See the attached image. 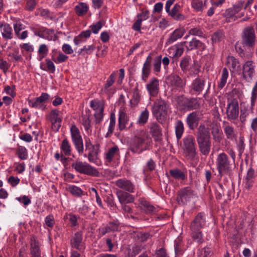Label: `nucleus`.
Here are the masks:
<instances>
[{
	"label": "nucleus",
	"instance_id": "obj_1",
	"mask_svg": "<svg viewBox=\"0 0 257 257\" xmlns=\"http://www.w3.org/2000/svg\"><path fill=\"white\" fill-rule=\"evenodd\" d=\"M170 104L168 101L162 98L157 99L152 107V113L157 120L161 124L166 122L169 117Z\"/></svg>",
	"mask_w": 257,
	"mask_h": 257
},
{
	"label": "nucleus",
	"instance_id": "obj_2",
	"mask_svg": "<svg viewBox=\"0 0 257 257\" xmlns=\"http://www.w3.org/2000/svg\"><path fill=\"white\" fill-rule=\"evenodd\" d=\"M206 224V216L202 212L198 213L192 221L190 227L192 237L195 241L198 243L202 242L203 238L201 229L205 226Z\"/></svg>",
	"mask_w": 257,
	"mask_h": 257
},
{
	"label": "nucleus",
	"instance_id": "obj_3",
	"mask_svg": "<svg viewBox=\"0 0 257 257\" xmlns=\"http://www.w3.org/2000/svg\"><path fill=\"white\" fill-rule=\"evenodd\" d=\"M215 165L218 176L220 178L225 175L230 176L232 174L231 165L228 156L225 153L223 152L217 155Z\"/></svg>",
	"mask_w": 257,
	"mask_h": 257
},
{
	"label": "nucleus",
	"instance_id": "obj_4",
	"mask_svg": "<svg viewBox=\"0 0 257 257\" xmlns=\"http://www.w3.org/2000/svg\"><path fill=\"white\" fill-rule=\"evenodd\" d=\"M177 103L180 109L183 110L192 111L200 107L199 101L197 97H188L182 95L178 96Z\"/></svg>",
	"mask_w": 257,
	"mask_h": 257
},
{
	"label": "nucleus",
	"instance_id": "obj_5",
	"mask_svg": "<svg viewBox=\"0 0 257 257\" xmlns=\"http://www.w3.org/2000/svg\"><path fill=\"white\" fill-rule=\"evenodd\" d=\"M183 150L185 157L190 160H194L197 155V148L193 136L188 135L183 139Z\"/></svg>",
	"mask_w": 257,
	"mask_h": 257
},
{
	"label": "nucleus",
	"instance_id": "obj_6",
	"mask_svg": "<svg viewBox=\"0 0 257 257\" xmlns=\"http://www.w3.org/2000/svg\"><path fill=\"white\" fill-rule=\"evenodd\" d=\"M256 35L253 27L248 26L244 28L241 34V44L243 47L252 48L256 41Z\"/></svg>",
	"mask_w": 257,
	"mask_h": 257
},
{
	"label": "nucleus",
	"instance_id": "obj_7",
	"mask_svg": "<svg viewBox=\"0 0 257 257\" xmlns=\"http://www.w3.org/2000/svg\"><path fill=\"white\" fill-rule=\"evenodd\" d=\"M71 166L77 172L81 174L95 177L98 176L99 174V172L96 168L82 161H76L72 163Z\"/></svg>",
	"mask_w": 257,
	"mask_h": 257
},
{
	"label": "nucleus",
	"instance_id": "obj_8",
	"mask_svg": "<svg viewBox=\"0 0 257 257\" xmlns=\"http://www.w3.org/2000/svg\"><path fill=\"white\" fill-rule=\"evenodd\" d=\"M99 147V144L92 145L89 138L86 139L85 140V151H88V153L87 155L84 154L83 156L87 157L90 162L96 163L98 159V154L100 152Z\"/></svg>",
	"mask_w": 257,
	"mask_h": 257
},
{
	"label": "nucleus",
	"instance_id": "obj_9",
	"mask_svg": "<svg viewBox=\"0 0 257 257\" xmlns=\"http://www.w3.org/2000/svg\"><path fill=\"white\" fill-rule=\"evenodd\" d=\"M71 136L73 143L79 155L84 151V146L80 132L76 125L73 124L70 128Z\"/></svg>",
	"mask_w": 257,
	"mask_h": 257
},
{
	"label": "nucleus",
	"instance_id": "obj_10",
	"mask_svg": "<svg viewBox=\"0 0 257 257\" xmlns=\"http://www.w3.org/2000/svg\"><path fill=\"white\" fill-rule=\"evenodd\" d=\"M196 195L190 187H184L178 192L177 201L179 205H185Z\"/></svg>",
	"mask_w": 257,
	"mask_h": 257
},
{
	"label": "nucleus",
	"instance_id": "obj_11",
	"mask_svg": "<svg viewBox=\"0 0 257 257\" xmlns=\"http://www.w3.org/2000/svg\"><path fill=\"white\" fill-rule=\"evenodd\" d=\"M202 115L203 114L199 111H193L187 115L186 122L190 130L194 131L198 127V126Z\"/></svg>",
	"mask_w": 257,
	"mask_h": 257
},
{
	"label": "nucleus",
	"instance_id": "obj_12",
	"mask_svg": "<svg viewBox=\"0 0 257 257\" xmlns=\"http://www.w3.org/2000/svg\"><path fill=\"white\" fill-rule=\"evenodd\" d=\"M197 144L211 141L209 129L205 124H201L195 134Z\"/></svg>",
	"mask_w": 257,
	"mask_h": 257
},
{
	"label": "nucleus",
	"instance_id": "obj_13",
	"mask_svg": "<svg viewBox=\"0 0 257 257\" xmlns=\"http://www.w3.org/2000/svg\"><path fill=\"white\" fill-rule=\"evenodd\" d=\"M226 113L227 119L229 121H233L238 118L239 107L237 100L233 99L228 103Z\"/></svg>",
	"mask_w": 257,
	"mask_h": 257
},
{
	"label": "nucleus",
	"instance_id": "obj_14",
	"mask_svg": "<svg viewBox=\"0 0 257 257\" xmlns=\"http://www.w3.org/2000/svg\"><path fill=\"white\" fill-rule=\"evenodd\" d=\"M255 63L251 60L246 61L242 65V76L244 79L251 80L255 75Z\"/></svg>",
	"mask_w": 257,
	"mask_h": 257
},
{
	"label": "nucleus",
	"instance_id": "obj_15",
	"mask_svg": "<svg viewBox=\"0 0 257 257\" xmlns=\"http://www.w3.org/2000/svg\"><path fill=\"white\" fill-rule=\"evenodd\" d=\"M205 81L204 78L198 77L194 79L190 86V93L192 95L200 94L204 89Z\"/></svg>",
	"mask_w": 257,
	"mask_h": 257
},
{
	"label": "nucleus",
	"instance_id": "obj_16",
	"mask_svg": "<svg viewBox=\"0 0 257 257\" xmlns=\"http://www.w3.org/2000/svg\"><path fill=\"white\" fill-rule=\"evenodd\" d=\"M120 231V224L117 221H110L104 226L98 228L99 235L100 236H103L107 233Z\"/></svg>",
	"mask_w": 257,
	"mask_h": 257
},
{
	"label": "nucleus",
	"instance_id": "obj_17",
	"mask_svg": "<svg viewBox=\"0 0 257 257\" xmlns=\"http://www.w3.org/2000/svg\"><path fill=\"white\" fill-rule=\"evenodd\" d=\"M166 79L169 85L176 89L183 88L186 84L185 81L179 75L175 74L169 75Z\"/></svg>",
	"mask_w": 257,
	"mask_h": 257
},
{
	"label": "nucleus",
	"instance_id": "obj_18",
	"mask_svg": "<svg viewBox=\"0 0 257 257\" xmlns=\"http://www.w3.org/2000/svg\"><path fill=\"white\" fill-rule=\"evenodd\" d=\"M150 133L156 142H160L162 140V130L160 125L156 122L150 123L148 125Z\"/></svg>",
	"mask_w": 257,
	"mask_h": 257
},
{
	"label": "nucleus",
	"instance_id": "obj_19",
	"mask_svg": "<svg viewBox=\"0 0 257 257\" xmlns=\"http://www.w3.org/2000/svg\"><path fill=\"white\" fill-rule=\"evenodd\" d=\"M82 240V232L81 231H77L70 240L71 246L79 251H82L85 248Z\"/></svg>",
	"mask_w": 257,
	"mask_h": 257
},
{
	"label": "nucleus",
	"instance_id": "obj_20",
	"mask_svg": "<svg viewBox=\"0 0 257 257\" xmlns=\"http://www.w3.org/2000/svg\"><path fill=\"white\" fill-rule=\"evenodd\" d=\"M140 207L141 210L147 214H155L158 211V208L153 206L144 198L139 200Z\"/></svg>",
	"mask_w": 257,
	"mask_h": 257
},
{
	"label": "nucleus",
	"instance_id": "obj_21",
	"mask_svg": "<svg viewBox=\"0 0 257 257\" xmlns=\"http://www.w3.org/2000/svg\"><path fill=\"white\" fill-rule=\"evenodd\" d=\"M159 81L156 77L151 78L146 85V88L149 94L152 96H156L159 90Z\"/></svg>",
	"mask_w": 257,
	"mask_h": 257
},
{
	"label": "nucleus",
	"instance_id": "obj_22",
	"mask_svg": "<svg viewBox=\"0 0 257 257\" xmlns=\"http://www.w3.org/2000/svg\"><path fill=\"white\" fill-rule=\"evenodd\" d=\"M152 62L153 57L151 55H149L147 57L142 68V79L145 82L147 81V79L151 73Z\"/></svg>",
	"mask_w": 257,
	"mask_h": 257
},
{
	"label": "nucleus",
	"instance_id": "obj_23",
	"mask_svg": "<svg viewBox=\"0 0 257 257\" xmlns=\"http://www.w3.org/2000/svg\"><path fill=\"white\" fill-rule=\"evenodd\" d=\"M116 195L120 204L133 203L135 200L133 195L122 190L117 191Z\"/></svg>",
	"mask_w": 257,
	"mask_h": 257
},
{
	"label": "nucleus",
	"instance_id": "obj_24",
	"mask_svg": "<svg viewBox=\"0 0 257 257\" xmlns=\"http://www.w3.org/2000/svg\"><path fill=\"white\" fill-rule=\"evenodd\" d=\"M115 185L118 188L124 190L128 192H134L135 186L130 180L125 178L119 179L116 181Z\"/></svg>",
	"mask_w": 257,
	"mask_h": 257
},
{
	"label": "nucleus",
	"instance_id": "obj_25",
	"mask_svg": "<svg viewBox=\"0 0 257 257\" xmlns=\"http://www.w3.org/2000/svg\"><path fill=\"white\" fill-rule=\"evenodd\" d=\"M169 173V176L176 180L185 181L187 178V173L178 168L170 169Z\"/></svg>",
	"mask_w": 257,
	"mask_h": 257
},
{
	"label": "nucleus",
	"instance_id": "obj_26",
	"mask_svg": "<svg viewBox=\"0 0 257 257\" xmlns=\"http://www.w3.org/2000/svg\"><path fill=\"white\" fill-rule=\"evenodd\" d=\"M244 5V1H238L235 4L233 5L232 8L226 10L224 15L228 18L233 17L235 14L239 12L242 9Z\"/></svg>",
	"mask_w": 257,
	"mask_h": 257
},
{
	"label": "nucleus",
	"instance_id": "obj_27",
	"mask_svg": "<svg viewBox=\"0 0 257 257\" xmlns=\"http://www.w3.org/2000/svg\"><path fill=\"white\" fill-rule=\"evenodd\" d=\"M180 8V5L178 3H176L168 14V16L174 20L177 21H182L184 20L185 19V16L179 13V11Z\"/></svg>",
	"mask_w": 257,
	"mask_h": 257
},
{
	"label": "nucleus",
	"instance_id": "obj_28",
	"mask_svg": "<svg viewBox=\"0 0 257 257\" xmlns=\"http://www.w3.org/2000/svg\"><path fill=\"white\" fill-rule=\"evenodd\" d=\"M2 35L5 40H11L13 38V29L10 25L7 23L0 24Z\"/></svg>",
	"mask_w": 257,
	"mask_h": 257
},
{
	"label": "nucleus",
	"instance_id": "obj_29",
	"mask_svg": "<svg viewBox=\"0 0 257 257\" xmlns=\"http://www.w3.org/2000/svg\"><path fill=\"white\" fill-rule=\"evenodd\" d=\"M185 32L183 28H178L175 30L171 34L166 42V45H170L180 39Z\"/></svg>",
	"mask_w": 257,
	"mask_h": 257
},
{
	"label": "nucleus",
	"instance_id": "obj_30",
	"mask_svg": "<svg viewBox=\"0 0 257 257\" xmlns=\"http://www.w3.org/2000/svg\"><path fill=\"white\" fill-rule=\"evenodd\" d=\"M186 47L187 51L196 49L203 51L206 49L205 45L196 38H193L189 42L188 45L186 46Z\"/></svg>",
	"mask_w": 257,
	"mask_h": 257
},
{
	"label": "nucleus",
	"instance_id": "obj_31",
	"mask_svg": "<svg viewBox=\"0 0 257 257\" xmlns=\"http://www.w3.org/2000/svg\"><path fill=\"white\" fill-rule=\"evenodd\" d=\"M147 137L146 133L144 130H141L137 131L134 138V143L138 148H140L145 143Z\"/></svg>",
	"mask_w": 257,
	"mask_h": 257
},
{
	"label": "nucleus",
	"instance_id": "obj_32",
	"mask_svg": "<svg viewBox=\"0 0 257 257\" xmlns=\"http://www.w3.org/2000/svg\"><path fill=\"white\" fill-rule=\"evenodd\" d=\"M128 121V116L124 111V109L121 107L119 110L118 117V128L120 131H122L125 128L126 123Z\"/></svg>",
	"mask_w": 257,
	"mask_h": 257
},
{
	"label": "nucleus",
	"instance_id": "obj_33",
	"mask_svg": "<svg viewBox=\"0 0 257 257\" xmlns=\"http://www.w3.org/2000/svg\"><path fill=\"white\" fill-rule=\"evenodd\" d=\"M256 178L255 172L253 168L250 167L247 172L245 177L246 185L248 188L252 186L253 183L254 182Z\"/></svg>",
	"mask_w": 257,
	"mask_h": 257
},
{
	"label": "nucleus",
	"instance_id": "obj_34",
	"mask_svg": "<svg viewBox=\"0 0 257 257\" xmlns=\"http://www.w3.org/2000/svg\"><path fill=\"white\" fill-rule=\"evenodd\" d=\"M191 58L190 56L183 57L180 63V66L182 71L186 73L191 68Z\"/></svg>",
	"mask_w": 257,
	"mask_h": 257
},
{
	"label": "nucleus",
	"instance_id": "obj_35",
	"mask_svg": "<svg viewBox=\"0 0 257 257\" xmlns=\"http://www.w3.org/2000/svg\"><path fill=\"white\" fill-rule=\"evenodd\" d=\"M175 135L177 140L179 141L182 137L184 132V124L181 120H177L175 126Z\"/></svg>",
	"mask_w": 257,
	"mask_h": 257
},
{
	"label": "nucleus",
	"instance_id": "obj_36",
	"mask_svg": "<svg viewBox=\"0 0 257 257\" xmlns=\"http://www.w3.org/2000/svg\"><path fill=\"white\" fill-rule=\"evenodd\" d=\"M200 153L204 155L207 156L209 154L211 150V141L205 143H200L198 144Z\"/></svg>",
	"mask_w": 257,
	"mask_h": 257
},
{
	"label": "nucleus",
	"instance_id": "obj_37",
	"mask_svg": "<svg viewBox=\"0 0 257 257\" xmlns=\"http://www.w3.org/2000/svg\"><path fill=\"white\" fill-rule=\"evenodd\" d=\"M187 42H182L175 45L173 48L171 49L173 51L174 55L175 57H180L184 52V46Z\"/></svg>",
	"mask_w": 257,
	"mask_h": 257
},
{
	"label": "nucleus",
	"instance_id": "obj_38",
	"mask_svg": "<svg viewBox=\"0 0 257 257\" xmlns=\"http://www.w3.org/2000/svg\"><path fill=\"white\" fill-rule=\"evenodd\" d=\"M235 49L238 55L244 60L248 59L251 56V54L243 48L236 43L235 45Z\"/></svg>",
	"mask_w": 257,
	"mask_h": 257
},
{
	"label": "nucleus",
	"instance_id": "obj_39",
	"mask_svg": "<svg viewBox=\"0 0 257 257\" xmlns=\"http://www.w3.org/2000/svg\"><path fill=\"white\" fill-rule=\"evenodd\" d=\"M225 38L222 30H218L211 35V41L213 44L221 42Z\"/></svg>",
	"mask_w": 257,
	"mask_h": 257
},
{
	"label": "nucleus",
	"instance_id": "obj_40",
	"mask_svg": "<svg viewBox=\"0 0 257 257\" xmlns=\"http://www.w3.org/2000/svg\"><path fill=\"white\" fill-rule=\"evenodd\" d=\"M60 148L66 156H70L71 155V147L67 139H65L62 141Z\"/></svg>",
	"mask_w": 257,
	"mask_h": 257
},
{
	"label": "nucleus",
	"instance_id": "obj_41",
	"mask_svg": "<svg viewBox=\"0 0 257 257\" xmlns=\"http://www.w3.org/2000/svg\"><path fill=\"white\" fill-rule=\"evenodd\" d=\"M115 125V115L113 112L111 113L110 115V122L108 129V132L106 134L105 137H110L113 134L114 128Z\"/></svg>",
	"mask_w": 257,
	"mask_h": 257
},
{
	"label": "nucleus",
	"instance_id": "obj_42",
	"mask_svg": "<svg viewBox=\"0 0 257 257\" xmlns=\"http://www.w3.org/2000/svg\"><path fill=\"white\" fill-rule=\"evenodd\" d=\"M88 9V8L86 3H80L75 6V11L78 16H82L87 13Z\"/></svg>",
	"mask_w": 257,
	"mask_h": 257
},
{
	"label": "nucleus",
	"instance_id": "obj_43",
	"mask_svg": "<svg viewBox=\"0 0 257 257\" xmlns=\"http://www.w3.org/2000/svg\"><path fill=\"white\" fill-rule=\"evenodd\" d=\"M228 76V72L226 68H224L222 71L221 76L218 84V87L221 89L225 86Z\"/></svg>",
	"mask_w": 257,
	"mask_h": 257
},
{
	"label": "nucleus",
	"instance_id": "obj_44",
	"mask_svg": "<svg viewBox=\"0 0 257 257\" xmlns=\"http://www.w3.org/2000/svg\"><path fill=\"white\" fill-rule=\"evenodd\" d=\"M48 52L49 49L46 45H40L38 51V53L39 54V57L38 59L39 61H41L43 58H44L48 54Z\"/></svg>",
	"mask_w": 257,
	"mask_h": 257
},
{
	"label": "nucleus",
	"instance_id": "obj_45",
	"mask_svg": "<svg viewBox=\"0 0 257 257\" xmlns=\"http://www.w3.org/2000/svg\"><path fill=\"white\" fill-rule=\"evenodd\" d=\"M149 112L147 108L143 110L139 117L137 123L141 125H144L149 118Z\"/></svg>",
	"mask_w": 257,
	"mask_h": 257
},
{
	"label": "nucleus",
	"instance_id": "obj_46",
	"mask_svg": "<svg viewBox=\"0 0 257 257\" xmlns=\"http://www.w3.org/2000/svg\"><path fill=\"white\" fill-rule=\"evenodd\" d=\"M54 33V30L52 29H48L42 27V38L51 41L53 39V35Z\"/></svg>",
	"mask_w": 257,
	"mask_h": 257
},
{
	"label": "nucleus",
	"instance_id": "obj_47",
	"mask_svg": "<svg viewBox=\"0 0 257 257\" xmlns=\"http://www.w3.org/2000/svg\"><path fill=\"white\" fill-rule=\"evenodd\" d=\"M119 152V149L117 146H115L110 148L108 152L106 153L105 158L108 162H111L112 161L114 155Z\"/></svg>",
	"mask_w": 257,
	"mask_h": 257
},
{
	"label": "nucleus",
	"instance_id": "obj_48",
	"mask_svg": "<svg viewBox=\"0 0 257 257\" xmlns=\"http://www.w3.org/2000/svg\"><path fill=\"white\" fill-rule=\"evenodd\" d=\"M211 134L213 139L217 143H220L222 140L221 133L217 126L212 127Z\"/></svg>",
	"mask_w": 257,
	"mask_h": 257
},
{
	"label": "nucleus",
	"instance_id": "obj_49",
	"mask_svg": "<svg viewBox=\"0 0 257 257\" xmlns=\"http://www.w3.org/2000/svg\"><path fill=\"white\" fill-rule=\"evenodd\" d=\"M17 155L21 160H26L28 158V151L27 149L23 146H19L16 151Z\"/></svg>",
	"mask_w": 257,
	"mask_h": 257
},
{
	"label": "nucleus",
	"instance_id": "obj_50",
	"mask_svg": "<svg viewBox=\"0 0 257 257\" xmlns=\"http://www.w3.org/2000/svg\"><path fill=\"white\" fill-rule=\"evenodd\" d=\"M68 190L74 196L80 197L83 194L82 189L75 185H71L68 186Z\"/></svg>",
	"mask_w": 257,
	"mask_h": 257
},
{
	"label": "nucleus",
	"instance_id": "obj_51",
	"mask_svg": "<svg viewBox=\"0 0 257 257\" xmlns=\"http://www.w3.org/2000/svg\"><path fill=\"white\" fill-rule=\"evenodd\" d=\"M28 103L30 107L38 108L44 110L46 108V105L44 104H41L38 100L35 98L33 99H28Z\"/></svg>",
	"mask_w": 257,
	"mask_h": 257
},
{
	"label": "nucleus",
	"instance_id": "obj_52",
	"mask_svg": "<svg viewBox=\"0 0 257 257\" xmlns=\"http://www.w3.org/2000/svg\"><path fill=\"white\" fill-rule=\"evenodd\" d=\"M162 62L161 55L158 56L153 58V66L154 71L156 72H159L161 70V65Z\"/></svg>",
	"mask_w": 257,
	"mask_h": 257
},
{
	"label": "nucleus",
	"instance_id": "obj_53",
	"mask_svg": "<svg viewBox=\"0 0 257 257\" xmlns=\"http://www.w3.org/2000/svg\"><path fill=\"white\" fill-rule=\"evenodd\" d=\"M115 74L114 72L112 73L108 78L105 83L103 85V89L105 92L108 91V88L111 86L115 81Z\"/></svg>",
	"mask_w": 257,
	"mask_h": 257
},
{
	"label": "nucleus",
	"instance_id": "obj_54",
	"mask_svg": "<svg viewBox=\"0 0 257 257\" xmlns=\"http://www.w3.org/2000/svg\"><path fill=\"white\" fill-rule=\"evenodd\" d=\"M90 106L96 111H104V105L100 101H97L95 100H91L90 103Z\"/></svg>",
	"mask_w": 257,
	"mask_h": 257
},
{
	"label": "nucleus",
	"instance_id": "obj_55",
	"mask_svg": "<svg viewBox=\"0 0 257 257\" xmlns=\"http://www.w3.org/2000/svg\"><path fill=\"white\" fill-rule=\"evenodd\" d=\"M141 99V94L139 92L138 86L134 89L133 99L131 100V102L133 103L134 105H137Z\"/></svg>",
	"mask_w": 257,
	"mask_h": 257
},
{
	"label": "nucleus",
	"instance_id": "obj_56",
	"mask_svg": "<svg viewBox=\"0 0 257 257\" xmlns=\"http://www.w3.org/2000/svg\"><path fill=\"white\" fill-rule=\"evenodd\" d=\"M52 123V128L55 132L59 131L61 126L62 119L59 117L50 121Z\"/></svg>",
	"mask_w": 257,
	"mask_h": 257
},
{
	"label": "nucleus",
	"instance_id": "obj_57",
	"mask_svg": "<svg viewBox=\"0 0 257 257\" xmlns=\"http://www.w3.org/2000/svg\"><path fill=\"white\" fill-rule=\"evenodd\" d=\"M192 7L196 12H202L203 11V2L202 0H192Z\"/></svg>",
	"mask_w": 257,
	"mask_h": 257
},
{
	"label": "nucleus",
	"instance_id": "obj_58",
	"mask_svg": "<svg viewBox=\"0 0 257 257\" xmlns=\"http://www.w3.org/2000/svg\"><path fill=\"white\" fill-rule=\"evenodd\" d=\"M224 133L228 139L232 140L234 137V128L230 125H226L224 128Z\"/></svg>",
	"mask_w": 257,
	"mask_h": 257
},
{
	"label": "nucleus",
	"instance_id": "obj_59",
	"mask_svg": "<svg viewBox=\"0 0 257 257\" xmlns=\"http://www.w3.org/2000/svg\"><path fill=\"white\" fill-rule=\"evenodd\" d=\"M32 257H41V252L38 244H35L32 246L31 249Z\"/></svg>",
	"mask_w": 257,
	"mask_h": 257
},
{
	"label": "nucleus",
	"instance_id": "obj_60",
	"mask_svg": "<svg viewBox=\"0 0 257 257\" xmlns=\"http://www.w3.org/2000/svg\"><path fill=\"white\" fill-rule=\"evenodd\" d=\"M142 246L141 245L135 244L132 247V250L130 253L131 257H135L137 254L140 253L142 250Z\"/></svg>",
	"mask_w": 257,
	"mask_h": 257
},
{
	"label": "nucleus",
	"instance_id": "obj_61",
	"mask_svg": "<svg viewBox=\"0 0 257 257\" xmlns=\"http://www.w3.org/2000/svg\"><path fill=\"white\" fill-rule=\"evenodd\" d=\"M68 59V56L63 54L60 52L59 54V55L56 59L53 56L52 57V59L56 63H61L64 62H65Z\"/></svg>",
	"mask_w": 257,
	"mask_h": 257
},
{
	"label": "nucleus",
	"instance_id": "obj_62",
	"mask_svg": "<svg viewBox=\"0 0 257 257\" xmlns=\"http://www.w3.org/2000/svg\"><path fill=\"white\" fill-rule=\"evenodd\" d=\"M107 206L111 210L114 209L116 207V205L114 201V198L112 195L107 196L105 200Z\"/></svg>",
	"mask_w": 257,
	"mask_h": 257
},
{
	"label": "nucleus",
	"instance_id": "obj_63",
	"mask_svg": "<svg viewBox=\"0 0 257 257\" xmlns=\"http://www.w3.org/2000/svg\"><path fill=\"white\" fill-rule=\"evenodd\" d=\"M189 34L199 37H203V32L200 28L196 27L191 29L189 31Z\"/></svg>",
	"mask_w": 257,
	"mask_h": 257
},
{
	"label": "nucleus",
	"instance_id": "obj_64",
	"mask_svg": "<svg viewBox=\"0 0 257 257\" xmlns=\"http://www.w3.org/2000/svg\"><path fill=\"white\" fill-rule=\"evenodd\" d=\"M45 224L48 227L51 228L53 227L55 223L53 215L52 214H49V215L47 216L45 219Z\"/></svg>",
	"mask_w": 257,
	"mask_h": 257
}]
</instances>
